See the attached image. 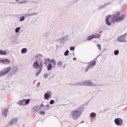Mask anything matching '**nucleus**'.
I'll return each mask as SVG.
<instances>
[{"label": "nucleus", "mask_w": 127, "mask_h": 127, "mask_svg": "<svg viewBox=\"0 0 127 127\" xmlns=\"http://www.w3.org/2000/svg\"><path fill=\"white\" fill-rule=\"evenodd\" d=\"M86 105H83L82 106H80L77 108L76 110L72 111L71 113V116L73 120H77L79 118L80 116L82 115V113L84 112V106Z\"/></svg>", "instance_id": "nucleus-1"}, {"label": "nucleus", "mask_w": 127, "mask_h": 127, "mask_svg": "<svg viewBox=\"0 0 127 127\" xmlns=\"http://www.w3.org/2000/svg\"><path fill=\"white\" fill-rule=\"evenodd\" d=\"M105 22L107 25L111 26V25H112V23L118 22L117 17L116 16H114V15L112 17V15H110L106 17Z\"/></svg>", "instance_id": "nucleus-2"}, {"label": "nucleus", "mask_w": 127, "mask_h": 127, "mask_svg": "<svg viewBox=\"0 0 127 127\" xmlns=\"http://www.w3.org/2000/svg\"><path fill=\"white\" fill-rule=\"evenodd\" d=\"M33 67L34 69H41V71H42V69L43 68V63L42 62H41L40 64L38 63V61L36 60L33 64Z\"/></svg>", "instance_id": "nucleus-3"}, {"label": "nucleus", "mask_w": 127, "mask_h": 127, "mask_svg": "<svg viewBox=\"0 0 127 127\" xmlns=\"http://www.w3.org/2000/svg\"><path fill=\"white\" fill-rule=\"evenodd\" d=\"M88 64L89 65L85 69V72H88V71H89V69L93 68L94 66H96V64H97V59H95V60L92 61L91 62L89 63Z\"/></svg>", "instance_id": "nucleus-4"}, {"label": "nucleus", "mask_w": 127, "mask_h": 127, "mask_svg": "<svg viewBox=\"0 0 127 127\" xmlns=\"http://www.w3.org/2000/svg\"><path fill=\"white\" fill-rule=\"evenodd\" d=\"M56 67V63L55 62H53V64L50 63L48 64L47 66V69L48 71H51L52 69H55Z\"/></svg>", "instance_id": "nucleus-5"}, {"label": "nucleus", "mask_w": 127, "mask_h": 127, "mask_svg": "<svg viewBox=\"0 0 127 127\" xmlns=\"http://www.w3.org/2000/svg\"><path fill=\"white\" fill-rule=\"evenodd\" d=\"M11 70V67L9 66L3 69V71L0 72V76H3V75H6L8 73H9Z\"/></svg>", "instance_id": "nucleus-6"}, {"label": "nucleus", "mask_w": 127, "mask_h": 127, "mask_svg": "<svg viewBox=\"0 0 127 127\" xmlns=\"http://www.w3.org/2000/svg\"><path fill=\"white\" fill-rule=\"evenodd\" d=\"M17 122H18V119L16 118H13L11 121H10L8 125H7V127H12L13 125H15V124H17Z\"/></svg>", "instance_id": "nucleus-7"}, {"label": "nucleus", "mask_w": 127, "mask_h": 127, "mask_svg": "<svg viewBox=\"0 0 127 127\" xmlns=\"http://www.w3.org/2000/svg\"><path fill=\"white\" fill-rule=\"evenodd\" d=\"M114 123L116 125V126H118V127H121V126L123 125V123H124V121H123V119L117 118L114 120Z\"/></svg>", "instance_id": "nucleus-8"}, {"label": "nucleus", "mask_w": 127, "mask_h": 127, "mask_svg": "<svg viewBox=\"0 0 127 127\" xmlns=\"http://www.w3.org/2000/svg\"><path fill=\"white\" fill-rule=\"evenodd\" d=\"M82 86H96V84L95 83H93L90 80H85V81H82Z\"/></svg>", "instance_id": "nucleus-9"}, {"label": "nucleus", "mask_w": 127, "mask_h": 127, "mask_svg": "<svg viewBox=\"0 0 127 127\" xmlns=\"http://www.w3.org/2000/svg\"><path fill=\"white\" fill-rule=\"evenodd\" d=\"M52 95V93H51V92L48 91L47 92L45 93L44 94V99L45 100H49V98H50V96Z\"/></svg>", "instance_id": "nucleus-10"}, {"label": "nucleus", "mask_w": 127, "mask_h": 127, "mask_svg": "<svg viewBox=\"0 0 127 127\" xmlns=\"http://www.w3.org/2000/svg\"><path fill=\"white\" fill-rule=\"evenodd\" d=\"M110 3L111 2H110L104 3L103 5H101L99 7V9L101 10V9H103V8H105V7L107 6V5H109V4H110Z\"/></svg>", "instance_id": "nucleus-11"}, {"label": "nucleus", "mask_w": 127, "mask_h": 127, "mask_svg": "<svg viewBox=\"0 0 127 127\" xmlns=\"http://www.w3.org/2000/svg\"><path fill=\"white\" fill-rule=\"evenodd\" d=\"M39 111H40V106H37L32 108V111L35 113H37Z\"/></svg>", "instance_id": "nucleus-12"}, {"label": "nucleus", "mask_w": 127, "mask_h": 127, "mask_svg": "<svg viewBox=\"0 0 127 127\" xmlns=\"http://www.w3.org/2000/svg\"><path fill=\"white\" fill-rule=\"evenodd\" d=\"M0 62L4 63V64H9L10 63V61L7 59H4L3 60H0Z\"/></svg>", "instance_id": "nucleus-13"}, {"label": "nucleus", "mask_w": 127, "mask_h": 127, "mask_svg": "<svg viewBox=\"0 0 127 127\" xmlns=\"http://www.w3.org/2000/svg\"><path fill=\"white\" fill-rule=\"evenodd\" d=\"M124 19H125V15H122L121 16L117 17V22L119 21H122V20H124Z\"/></svg>", "instance_id": "nucleus-14"}, {"label": "nucleus", "mask_w": 127, "mask_h": 127, "mask_svg": "<svg viewBox=\"0 0 127 127\" xmlns=\"http://www.w3.org/2000/svg\"><path fill=\"white\" fill-rule=\"evenodd\" d=\"M11 72L12 74H14L17 72L18 68L17 66H13L12 69L11 68Z\"/></svg>", "instance_id": "nucleus-15"}, {"label": "nucleus", "mask_w": 127, "mask_h": 127, "mask_svg": "<svg viewBox=\"0 0 127 127\" xmlns=\"http://www.w3.org/2000/svg\"><path fill=\"white\" fill-rule=\"evenodd\" d=\"M73 86H83V81H79L73 84Z\"/></svg>", "instance_id": "nucleus-16"}, {"label": "nucleus", "mask_w": 127, "mask_h": 127, "mask_svg": "<svg viewBox=\"0 0 127 127\" xmlns=\"http://www.w3.org/2000/svg\"><path fill=\"white\" fill-rule=\"evenodd\" d=\"M18 104L19 105V106H24V105H25V103L24 102V99L19 101L18 102Z\"/></svg>", "instance_id": "nucleus-17"}, {"label": "nucleus", "mask_w": 127, "mask_h": 127, "mask_svg": "<svg viewBox=\"0 0 127 127\" xmlns=\"http://www.w3.org/2000/svg\"><path fill=\"white\" fill-rule=\"evenodd\" d=\"M8 112V110L5 109L4 112H3L2 114L3 116H4V117L6 118V117H7V113Z\"/></svg>", "instance_id": "nucleus-18"}, {"label": "nucleus", "mask_w": 127, "mask_h": 127, "mask_svg": "<svg viewBox=\"0 0 127 127\" xmlns=\"http://www.w3.org/2000/svg\"><path fill=\"white\" fill-rule=\"evenodd\" d=\"M93 38H100L101 37V35L100 34H92Z\"/></svg>", "instance_id": "nucleus-19"}, {"label": "nucleus", "mask_w": 127, "mask_h": 127, "mask_svg": "<svg viewBox=\"0 0 127 127\" xmlns=\"http://www.w3.org/2000/svg\"><path fill=\"white\" fill-rule=\"evenodd\" d=\"M21 53H22L23 54H25V53H26V52H27V49L24 48H23L21 51Z\"/></svg>", "instance_id": "nucleus-20"}, {"label": "nucleus", "mask_w": 127, "mask_h": 127, "mask_svg": "<svg viewBox=\"0 0 127 127\" xmlns=\"http://www.w3.org/2000/svg\"><path fill=\"white\" fill-rule=\"evenodd\" d=\"M42 54H38L37 55H36V56H35L34 58L35 59H40V58H41V57H42Z\"/></svg>", "instance_id": "nucleus-21"}, {"label": "nucleus", "mask_w": 127, "mask_h": 127, "mask_svg": "<svg viewBox=\"0 0 127 127\" xmlns=\"http://www.w3.org/2000/svg\"><path fill=\"white\" fill-rule=\"evenodd\" d=\"M46 59H47V61H49V62H50V63L53 64V62L55 63H56V61H55V60H54V59L50 60V59H49V58Z\"/></svg>", "instance_id": "nucleus-22"}, {"label": "nucleus", "mask_w": 127, "mask_h": 127, "mask_svg": "<svg viewBox=\"0 0 127 127\" xmlns=\"http://www.w3.org/2000/svg\"><path fill=\"white\" fill-rule=\"evenodd\" d=\"M87 39L88 41L92 40V39H94V37L93 35H91L87 37Z\"/></svg>", "instance_id": "nucleus-23"}, {"label": "nucleus", "mask_w": 127, "mask_h": 127, "mask_svg": "<svg viewBox=\"0 0 127 127\" xmlns=\"http://www.w3.org/2000/svg\"><path fill=\"white\" fill-rule=\"evenodd\" d=\"M0 55H6V51L3 50H0Z\"/></svg>", "instance_id": "nucleus-24"}, {"label": "nucleus", "mask_w": 127, "mask_h": 127, "mask_svg": "<svg viewBox=\"0 0 127 127\" xmlns=\"http://www.w3.org/2000/svg\"><path fill=\"white\" fill-rule=\"evenodd\" d=\"M25 105H28L30 102V99H24Z\"/></svg>", "instance_id": "nucleus-25"}, {"label": "nucleus", "mask_w": 127, "mask_h": 127, "mask_svg": "<svg viewBox=\"0 0 127 127\" xmlns=\"http://www.w3.org/2000/svg\"><path fill=\"white\" fill-rule=\"evenodd\" d=\"M69 35H67L63 37V38H64V40L65 42L69 40Z\"/></svg>", "instance_id": "nucleus-26"}, {"label": "nucleus", "mask_w": 127, "mask_h": 127, "mask_svg": "<svg viewBox=\"0 0 127 127\" xmlns=\"http://www.w3.org/2000/svg\"><path fill=\"white\" fill-rule=\"evenodd\" d=\"M25 19V16H22L20 17L19 21H21V22L24 21Z\"/></svg>", "instance_id": "nucleus-27"}, {"label": "nucleus", "mask_w": 127, "mask_h": 127, "mask_svg": "<svg viewBox=\"0 0 127 127\" xmlns=\"http://www.w3.org/2000/svg\"><path fill=\"white\" fill-rule=\"evenodd\" d=\"M27 1H28V0H21V1H18V3H22V4H24V3H26L27 2Z\"/></svg>", "instance_id": "nucleus-28"}, {"label": "nucleus", "mask_w": 127, "mask_h": 127, "mask_svg": "<svg viewBox=\"0 0 127 127\" xmlns=\"http://www.w3.org/2000/svg\"><path fill=\"white\" fill-rule=\"evenodd\" d=\"M114 55L117 56V55H119V53H120V51L119 50H116L114 51Z\"/></svg>", "instance_id": "nucleus-29"}, {"label": "nucleus", "mask_w": 127, "mask_h": 127, "mask_svg": "<svg viewBox=\"0 0 127 127\" xmlns=\"http://www.w3.org/2000/svg\"><path fill=\"white\" fill-rule=\"evenodd\" d=\"M96 116H97V114H96L95 112H92L90 114V117L91 118H95V117H96Z\"/></svg>", "instance_id": "nucleus-30"}, {"label": "nucleus", "mask_w": 127, "mask_h": 127, "mask_svg": "<svg viewBox=\"0 0 127 127\" xmlns=\"http://www.w3.org/2000/svg\"><path fill=\"white\" fill-rule=\"evenodd\" d=\"M19 30H20V27H17L15 29V32H16V33H18L19 32Z\"/></svg>", "instance_id": "nucleus-31"}, {"label": "nucleus", "mask_w": 127, "mask_h": 127, "mask_svg": "<svg viewBox=\"0 0 127 127\" xmlns=\"http://www.w3.org/2000/svg\"><path fill=\"white\" fill-rule=\"evenodd\" d=\"M59 41L60 42V43H64V42H65L63 37H62L61 39H59Z\"/></svg>", "instance_id": "nucleus-32"}, {"label": "nucleus", "mask_w": 127, "mask_h": 127, "mask_svg": "<svg viewBox=\"0 0 127 127\" xmlns=\"http://www.w3.org/2000/svg\"><path fill=\"white\" fill-rule=\"evenodd\" d=\"M114 16H116V17H119L120 15H121V12H117L115 13V15H113Z\"/></svg>", "instance_id": "nucleus-33"}, {"label": "nucleus", "mask_w": 127, "mask_h": 127, "mask_svg": "<svg viewBox=\"0 0 127 127\" xmlns=\"http://www.w3.org/2000/svg\"><path fill=\"white\" fill-rule=\"evenodd\" d=\"M69 50H67L66 51H65L64 53V56H68L69 55Z\"/></svg>", "instance_id": "nucleus-34"}, {"label": "nucleus", "mask_w": 127, "mask_h": 127, "mask_svg": "<svg viewBox=\"0 0 127 127\" xmlns=\"http://www.w3.org/2000/svg\"><path fill=\"white\" fill-rule=\"evenodd\" d=\"M57 64L58 65V66L62 67V65H63V64L62 63V62L60 61L57 63Z\"/></svg>", "instance_id": "nucleus-35"}, {"label": "nucleus", "mask_w": 127, "mask_h": 127, "mask_svg": "<svg viewBox=\"0 0 127 127\" xmlns=\"http://www.w3.org/2000/svg\"><path fill=\"white\" fill-rule=\"evenodd\" d=\"M38 13H29V16H33V15H37Z\"/></svg>", "instance_id": "nucleus-36"}, {"label": "nucleus", "mask_w": 127, "mask_h": 127, "mask_svg": "<svg viewBox=\"0 0 127 127\" xmlns=\"http://www.w3.org/2000/svg\"><path fill=\"white\" fill-rule=\"evenodd\" d=\"M54 103H55V101L53 99L51 100V101L49 102L50 105H53Z\"/></svg>", "instance_id": "nucleus-37"}, {"label": "nucleus", "mask_w": 127, "mask_h": 127, "mask_svg": "<svg viewBox=\"0 0 127 127\" xmlns=\"http://www.w3.org/2000/svg\"><path fill=\"white\" fill-rule=\"evenodd\" d=\"M39 70H39L38 72H37V73L36 74V77H37V76H38V75H39L40 73H41V71H42V70H41V69H40Z\"/></svg>", "instance_id": "nucleus-38"}, {"label": "nucleus", "mask_w": 127, "mask_h": 127, "mask_svg": "<svg viewBox=\"0 0 127 127\" xmlns=\"http://www.w3.org/2000/svg\"><path fill=\"white\" fill-rule=\"evenodd\" d=\"M97 47L98 49L100 50V51H101V45L98 44L97 45Z\"/></svg>", "instance_id": "nucleus-39"}, {"label": "nucleus", "mask_w": 127, "mask_h": 127, "mask_svg": "<svg viewBox=\"0 0 127 127\" xmlns=\"http://www.w3.org/2000/svg\"><path fill=\"white\" fill-rule=\"evenodd\" d=\"M70 51H74L75 50V47H70L69 48Z\"/></svg>", "instance_id": "nucleus-40"}, {"label": "nucleus", "mask_w": 127, "mask_h": 127, "mask_svg": "<svg viewBox=\"0 0 127 127\" xmlns=\"http://www.w3.org/2000/svg\"><path fill=\"white\" fill-rule=\"evenodd\" d=\"M39 114H40V115H42L43 116H44V115H45V112L44 111H40L39 112Z\"/></svg>", "instance_id": "nucleus-41"}, {"label": "nucleus", "mask_w": 127, "mask_h": 127, "mask_svg": "<svg viewBox=\"0 0 127 127\" xmlns=\"http://www.w3.org/2000/svg\"><path fill=\"white\" fill-rule=\"evenodd\" d=\"M44 78H47L48 77V73H45L44 74Z\"/></svg>", "instance_id": "nucleus-42"}, {"label": "nucleus", "mask_w": 127, "mask_h": 127, "mask_svg": "<svg viewBox=\"0 0 127 127\" xmlns=\"http://www.w3.org/2000/svg\"><path fill=\"white\" fill-rule=\"evenodd\" d=\"M43 107H45V105H44L43 104V103H42V104L40 105V109H41V108H43Z\"/></svg>", "instance_id": "nucleus-43"}, {"label": "nucleus", "mask_w": 127, "mask_h": 127, "mask_svg": "<svg viewBox=\"0 0 127 127\" xmlns=\"http://www.w3.org/2000/svg\"><path fill=\"white\" fill-rule=\"evenodd\" d=\"M44 64L45 65H47V59H45V62H44Z\"/></svg>", "instance_id": "nucleus-44"}, {"label": "nucleus", "mask_w": 127, "mask_h": 127, "mask_svg": "<svg viewBox=\"0 0 127 127\" xmlns=\"http://www.w3.org/2000/svg\"><path fill=\"white\" fill-rule=\"evenodd\" d=\"M45 107L46 108H49V107H50V105H49V104H48L47 105L45 106Z\"/></svg>", "instance_id": "nucleus-45"}, {"label": "nucleus", "mask_w": 127, "mask_h": 127, "mask_svg": "<svg viewBox=\"0 0 127 127\" xmlns=\"http://www.w3.org/2000/svg\"><path fill=\"white\" fill-rule=\"evenodd\" d=\"M39 86H40V82H38V84H37V87L38 88H39Z\"/></svg>", "instance_id": "nucleus-46"}, {"label": "nucleus", "mask_w": 127, "mask_h": 127, "mask_svg": "<svg viewBox=\"0 0 127 127\" xmlns=\"http://www.w3.org/2000/svg\"><path fill=\"white\" fill-rule=\"evenodd\" d=\"M24 16H26V17H28V16H29V14H25Z\"/></svg>", "instance_id": "nucleus-47"}, {"label": "nucleus", "mask_w": 127, "mask_h": 127, "mask_svg": "<svg viewBox=\"0 0 127 127\" xmlns=\"http://www.w3.org/2000/svg\"><path fill=\"white\" fill-rule=\"evenodd\" d=\"M73 60L74 61H75V60H77V58H73Z\"/></svg>", "instance_id": "nucleus-48"}, {"label": "nucleus", "mask_w": 127, "mask_h": 127, "mask_svg": "<svg viewBox=\"0 0 127 127\" xmlns=\"http://www.w3.org/2000/svg\"><path fill=\"white\" fill-rule=\"evenodd\" d=\"M85 123V121H83L81 122H80V124H84Z\"/></svg>", "instance_id": "nucleus-49"}, {"label": "nucleus", "mask_w": 127, "mask_h": 127, "mask_svg": "<svg viewBox=\"0 0 127 127\" xmlns=\"http://www.w3.org/2000/svg\"><path fill=\"white\" fill-rule=\"evenodd\" d=\"M102 32H103V31H99V33L101 34Z\"/></svg>", "instance_id": "nucleus-50"}, {"label": "nucleus", "mask_w": 127, "mask_h": 127, "mask_svg": "<svg viewBox=\"0 0 127 127\" xmlns=\"http://www.w3.org/2000/svg\"><path fill=\"white\" fill-rule=\"evenodd\" d=\"M1 90H4V88H1Z\"/></svg>", "instance_id": "nucleus-51"}, {"label": "nucleus", "mask_w": 127, "mask_h": 127, "mask_svg": "<svg viewBox=\"0 0 127 127\" xmlns=\"http://www.w3.org/2000/svg\"><path fill=\"white\" fill-rule=\"evenodd\" d=\"M16 1H18L19 0H15Z\"/></svg>", "instance_id": "nucleus-52"}]
</instances>
